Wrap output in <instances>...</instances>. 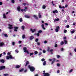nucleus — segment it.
Masks as SVG:
<instances>
[{
    "label": "nucleus",
    "instance_id": "1",
    "mask_svg": "<svg viewBox=\"0 0 76 76\" xmlns=\"http://www.w3.org/2000/svg\"><path fill=\"white\" fill-rule=\"evenodd\" d=\"M28 69H29L30 71L32 72H34L35 70V68L33 66H31L30 65H29L28 66Z\"/></svg>",
    "mask_w": 76,
    "mask_h": 76
},
{
    "label": "nucleus",
    "instance_id": "2",
    "mask_svg": "<svg viewBox=\"0 0 76 76\" xmlns=\"http://www.w3.org/2000/svg\"><path fill=\"white\" fill-rule=\"evenodd\" d=\"M26 50H27V48H26V47H24L23 48V50H24V52H25V53H27L28 54H29V51Z\"/></svg>",
    "mask_w": 76,
    "mask_h": 76
},
{
    "label": "nucleus",
    "instance_id": "3",
    "mask_svg": "<svg viewBox=\"0 0 76 76\" xmlns=\"http://www.w3.org/2000/svg\"><path fill=\"white\" fill-rule=\"evenodd\" d=\"M56 29H55V31L56 32H58V30H59V29H60V27L58 26H56Z\"/></svg>",
    "mask_w": 76,
    "mask_h": 76
},
{
    "label": "nucleus",
    "instance_id": "4",
    "mask_svg": "<svg viewBox=\"0 0 76 76\" xmlns=\"http://www.w3.org/2000/svg\"><path fill=\"white\" fill-rule=\"evenodd\" d=\"M6 68V66H1L0 67V70H3V69H5Z\"/></svg>",
    "mask_w": 76,
    "mask_h": 76
},
{
    "label": "nucleus",
    "instance_id": "5",
    "mask_svg": "<svg viewBox=\"0 0 76 76\" xmlns=\"http://www.w3.org/2000/svg\"><path fill=\"white\" fill-rule=\"evenodd\" d=\"M43 74L44 75V76H50V75L49 74V73L46 72L43 73Z\"/></svg>",
    "mask_w": 76,
    "mask_h": 76
},
{
    "label": "nucleus",
    "instance_id": "6",
    "mask_svg": "<svg viewBox=\"0 0 76 76\" xmlns=\"http://www.w3.org/2000/svg\"><path fill=\"white\" fill-rule=\"evenodd\" d=\"M53 61L52 62V63H51L52 65H53V64H54V63L55 62V61L56 60V58H53L52 59Z\"/></svg>",
    "mask_w": 76,
    "mask_h": 76
},
{
    "label": "nucleus",
    "instance_id": "7",
    "mask_svg": "<svg viewBox=\"0 0 76 76\" xmlns=\"http://www.w3.org/2000/svg\"><path fill=\"white\" fill-rule=\"evenodd\" d=\"M8 26H10L8 27L9 29H12L13 28V25L9 24L8 25Z\"/></svg>",
    "mask_w": 76,
    "mask_h": 76
},
{
    "label": "nucleus",
    "instance_id": "8",
    "mask_svg": "<svg viewBox=\"0 0 76 76\" xmlns=\"http://www.w3.org/2000/svg\"><path fill=\"white\" fill-rule=\"evenodd\" d=\"M12 58V56H11V55H10V56H7V60H9L10 58Z\"/></svg>",
    "mask_w": 76,
    "mask_h": 76
},
{
    "label": "nucleus",
    "instance_id": "9",
    "mask_svg": "<svg viewBox=\"0 0 76 76\" xmlns=\"http://www.w3.org/2000/svg\"><path fill=\"white\" fill-rule=\"evenodd\" d=\"M18 27H14V31H15V32H17L18 31Z\"/></svg>",
    "mask_w": 76,
    "mask_h": 76
},
{
    "label": "nucleus",
    "instance_id": "10",
    "mask_svg": "<svg viewBox=\"0 0 76 76\" xmlns=\"http://www.w3.org/2000/svg\"><path fill=\"white\" fill-rule=\"evenodd\" d=\"M53 13H54L55 14L56 13H58V11L57 10H54L53 11Z\"/></svg>",
    "mask_w": 76,
    "mask_h": 76
},
{
    "label": "nucleus",
    "instance_id": "11",
    "mask_svg": "<svg viewBox=\"0 0 76 76\" xmlns=\"http://www.w3.org/2000/svg\"><path fill=\"white\" fill-rule=\"evenodd\" d=\"M4 45V43L3 42L0 43V47H3Z\"/></svg>",
    "mask_w": 76,
    "mask_h": 76
},
{
    "label": "nucleus",
    "instance_id": "12",
    "mask_svg": "<svg viewBox=\"0 0 76 76\" xmlns=\"http://www.w3.org/2000/svg\"><path fill=\"white\" fill-rule=\"evenodd\" d=\"M0 62L1 63H4L5 62V61H4V59H2L0 60Z\"/></svg>",
    "mask_w": 76,
    "mask_h": 76
},
{
    "label": "nucleus",
    "instance_id": "13",
    "mask_svg": "<svg viewBox=\"0 0 76 76\" xmlns=\"http://www.w3.org/2000/svg\"><path fill=\"white\" fill-rule=\"evenodd\" d=\"M17 10L18 11H19V12H20V6H18L17 7Z\"/></svg>",
    "mask_w": 76,
    "mask_h": 76
},
{
    "label": "nucleus",
    "instance_id": "14",
    "mask_svg": "<svg viewBox=\"0 0 76 76\" xmlns=\"http://www.w3.org/2000/svg\"><path fill=\"white\" fill-rule=\"evenodd\" d=\"M29 62L28 61H27L26 62V64L25 65V66L26 67L28 66V64H29Z\"/></svg>",
    "mask_w": 76,
    "mask_h": 76
},
{
    "label": "nucleus",
    "instance_id": "15",
    "mask_svg": "<svg viewBox=\"0 0 76 76\" xmlns=\"http://www.w3.org/2000/svg\"><path fill=\"white\" fill-rule=\"evenodd\" d=\"M60 21V19L59 18H57L56 19H55L54 20V22H56V21Z\"/></svg>",
    "mask_w": 76,
    "mask_h": 76
},
{
    "label": "nucleus",
    "instance_id": "16",
    "mask_svg": "<svg viewBox=\"0 0 76 76\" xmlns=\"http://www.w3.org/2000/svg\"><path fill=\"white\" fill-rule=\"evenodd\" d=\"M42 27L43 29H44V30H45V28H44V25L42 24Z\"/></svg>",
    "mask_w": 76,
    "mask_h": 76
},
{
    "label": "nucleus",
    "instance_id": "17",
    "mask_svg": "<svg viewBox=\"0 0 76 76\" xmlns=\"http://www.w3.org/2000/svg\"><path fill=\"white\" fill-rule=\"evenodd\" d=\"M20 67V66H19V65H17L15 66V68H16V69H19V68Z\"/></svg>",
    "mask_w": 76,
    "mask_h": 76
},
{
    "label": "nucleus",
    "instance_id": "18",
    "mask_svg": "<svg viewBox=\"0 0 76 76\" xmlns=\"http://www.w3.org/2000/svg\"><path fill=\"white\" fill-rule=\"evenodd\" d=\"M34 38V36H31L30 37V39L31 40H32V39H33Z\"/></svg>",
    "mask_w": 76,
    "mask_h": 76
},
{
    "label": "nucleus",
    "instance_id": "19",
    "mask_svg": "<svg viewBox=\"0 0 76 76\" xmlns=\"http://www.w3.org/2000/svg\"><path fill=\"white\" fill-rule=\"evenodd\" d=\"M53 50H53V49H51L49 51V52L51 53V54H53Z\"/></svg>",
    "mask_w": 76,
    "mask_h": 76
},
{
    "label": "nucleus",
    "instance_id": "20",
    "mask_svg": "<svg viewBox=\"0 0 76 76\" xmlns=\"http://www.w3.org/2000/svg\"><path fill=\"white\" fill-rule=\"evenodd\" d=\"M4 35V36L5 37H8V36H7V34H4V33H2V35Z\"/></svg>",
    "mask_w": 76,
    "mask_h": 76
},
{
    "label": "nucleus",
    "instance_id": "21",
    "mask_svg": "<svg viewBox=\"0 0 76 76\" xmlns=\"http://www.w3.org/2000/svg\"><path fill=\"white\" fill-rule=\"evenodd\" d=\"M46 8V6H45V5H43L42 6V8L43 9H45V8Z\"/></svg>",
    "mask_w": 76,
    "mask_h": 76
},
{
    "label": "nucleus",
    "instance_id": "22",
    "mask_svg": "<svg viewBox=\"0 0 76 76\" xmlns=\"http://www.w3.org/2000/svg\"><path fill=\"white\" fill-rule=\"evenodd\" d=\"M34 17L36 19L38 20V17H37V16L36 15H34Z\"/></svg>",
    "mask_w": 76,
    "mask_h": 76
},
{
    "label": "nucleus",
    "instance_id": "23",
    "mask_svg": "<svg viewBox=\"0 0 76 76\" xmlns=\"http://www.w3.org/2000/svg\"><path fill=\"white\" fill-rule=\"evenodd\" d=\"M25 34H23L22 36V38L23 39H25Z\"/></svg>",
    "mask_w": 76,
    "mask_h": 76
},
{
    "label": "nucleus",
    "instance_id": "24",
    "mask_svg": "<svg viewBox=\"0 0 76 76\" xmlns=\"http://www.w3.org/2000/svg\"><path fill=\"white\" fill-rule=\"evenodd\" d=\"M25 17L26 18H30V17L29 16L27 15H25Z\"/></svg>",
    "mask_w": 76,
    "mask_h": 76
},
{
    "label": "nucleus",
    "instance_id": "25",
    "mask_svg": "<svg viewBox=\"0 0 76 76\" xmlns=\"http://www.w3.org/2000/svg\"><path fill=\"white\" fill-rule=\"evenodd\" d=\"M60 44L61 45H63L64 44V42H63V41H62L61 42Z\"/></svg>",
    "mask_w": 76,
    "mask_h": 76
},
{
    "label": "nucleus",
    "instance_id": "26",
    "mask_svg": "<svg viewBox=\"0 0 76 76\" xmlns=\"http://www.w3.org/2000/svg\"><path fill=\"white\" fill-rule=\"evenodd\" d=\"M24 70V69L22 68L20 70H19L20 72H22L23 71V70Z\"/></svg>",
    "mask_w": 76,
    "mask_h": 76
},
{
    "label": "nucleus",
    "instance_id": "27",
    "mask_svg": "<svg viewBox=\"0 0 76 76\" xmlns=\"http://www.w3.org/2000/svg\"><path fill=\"white\" fill-rule=\"evenodd\" d=\"M39 15H38L39 18H41V16H42L41 15V13H39Z\"/></svg>",
    "mask_w": 76,
    "mask_h": 76
},
{
    "label": "nucleus",
    "instance_id": "28",
    "mask_svg": "<svg viewBox=\"0 0 76 76\" xmlns=\"http://www.w3.org/2000/svg\"><path fill=\"white\" fill-rule=\"evenodd\" d=\"M46 61H44L43 63V65L45 66V65L46 64Z\"/></svg>",
    "mask_w": 76,
    "mask_h": 76
},
{
    "label": "nucleus",
    "instance_id": "29",
    "mask_svg": "<svg viewBox=\"0 0 76 76\" xmlns=\"http://www.w3.org/2000/svg\"><path fill=\"white\" fill-rule=\"evenodd\" d=\"M3 18H6V15H5V14H3Z\"/></svg>",
    "mask_w": 76,
    "mask_h": 76
},
{
    "label": "nucleus",
    "instance_id": "30",
    "mask_svg": "<svg viewBox=\"0 0 76 76\" xmlns=\"http://www.w3.org/2000/svg\"><path fill=\"white\" fill-rule=\"evenodd\" d=\"M21 28L22 29H23V30L25 29V27H24V26H22Z\"/></svg>",
    "mask_w": 76,
    "mask_h": 76
},
{
    "label": "nucleus",
    "instance_id": "31",
    "mask_svg": "<svg viewBox=\"0 0 76 76\" xmlns=\"http://www.w3.org/2000/svg\"><path fill=\"white\" fill-rule=\"evenodd\" d=\"M22 4L25 6H26V4L25 3H22Z\"/></svg>",
    "mask_w": 76,
    "mask_h": 76
},
{
    "label": "nucleus",
    "instance_id": "32",
    "mask_svg": "<svg viewBox=\"0 0 76 76\" xmlns=\"http://www.w3.org/2000/svg\"><path fill=\"white\" fill-rule=\"evenodd\" d=\"M19 20L20 22H22V21H23L22 18H20Z\"/></svg>",
    "mask_w": 76,
    "mask_h": 76
},
{
    "label": "nucleus",
    "instance_id": "33",
    "mask_svg": "<svg viewBox=\"0 0 76 76\" xmlns=\"http://www.w3.org/2000/svg\"><path fill=\"white\" fill-rule=\"evenodd\" d=\"M41 54H42V53L41 52H39L38 54L39 56H41Z\"/></svg>",
    "mask_w": 76,
    "mask_h": 76
},
{
    "label": "nucleus",
    "instance_id": "34",
    "mask_svg": "<svg viewBox=\"0 0 76 76\" xmlns=\"http://www.w3.org/2000/svg\"><path fill=\"white\" fill-rule=\"evenodd\" d=\"M50 47H48V49H47V51H48V52L50 51Z\"/></svg>",
    "mask_w": 76,
    "mask_h": 76
},
{
    "label": "nucleus",
    "instance_id": "35",
    "mask_svg": "<svg viewBox=\"0 0 76 76\" xmlns=\"http://www.w3.org/2000/svg\"><path fill=\"white\" fill-rule=\"evenodd\" d=\"M34 54H35L36 55H37V54H38V51H35L34 52Z\"/></svg>",
    "mask_w": 76,
    "mask_h": 76
},
{
    "label": "nucleus",
    "instance_id": "36",
    "mask_svg": "<svg viewBox=\"0 0 76 76\" xmlns=\"http://www.w3.org/2000/svg\"><path fill=\"white\" fill-rule=\"evenodd\" d=\"M42 32V30H39L38 32V33H39H39H41Z\"/></svg>",
    "mask_w": 76,
    "mask_h": 76
},
{
    "label": "nucleus",
    "instance_id": "37",
    "mask_svg": "<svg viewBox=\"0 0 76 76\" xmlns=\"http://www.w3.org/2000/svg\"><path fill=\"white\" fill-rule=\"evenodd\" d=\"M15 52L17 53H19V51H18V49H16L15 50Z\"/></svg>",
    "mask_w": 76,
    "mask_h": 76
},
{
    "label": "nucleus",
    "instance_id": "38",
    "mask_svg": "<svg viewBox=\"0 0 76 76\" xmlns=\"http://www.w3.org/2000/svg\"><path fill=\"white\" fill-rule=\"evenodd\" d=\"M11 2L12 3H15V0H11Z\"/></svg>",
    "mask_w": 76,
    "mask_h": 76
},
{
    "label": "nucleus",
    "instance_id": "39",
    "mask_svg": "<svg viewBox=\"0 0 76 76\" xmlns=\"http://www.w3.org/2000/svg\"><path fill=\"white\" fill-rule=\"evenodd\" d=\"M8 75L7 74H4V76H8Z\"/></svg>",
    "mask_w": 76,
    "mask_h": 76
},
{
    "label": "nucleus",
    "instance_id": "40",
    "mask_svg": "<svg viewBox=\"0 0 76 76\" xmlns=\"http://www.w3.org/2000/svg\"><path fill=\"white\" fill-rule=\"evenodd\" d=\"M15 43L14 42H12V45H15Z\"/></svg>",
    "mask_w": 76,
    "mask_h": 76
},
{
    "label": "nucleus",
    "instance_id": "41",
    "mask_svg": "<svg viewBox=\"0 0 76 76\" xmlns=\"http://www.w3.org/2000/svg\"><path fill=\"white\" fill-rule=\"evenodd\" d=\"M34 54V53H30V56H31L33 55Z\"/></svg>",
    "mask_w": 76,
    "mask_h": 76
},
{
    "label": "nucleus",
    "instance_id": "42",
    "mask_svg": "<svg viewBox=\"0 0 76 76\" xmlns=\"http://www.w3.org/2000/svg\"><path fill=\"white\" fill-rule=\"evenodd\" d=\"M41 61H45V59L42 58L41 59Z\"/></svg>",
    "mask_w": 76,
    "mask_h": 76
},
{
    "label": "nucleus",
    "instance_id": "43",
    "mask_svg": "<svg viewBox=\"0 0 76 76\" xmlns=\"http://www.w3.org/2000/svg\"><path fill=\"white\" fill-rule=\"evenodd\" d=\"M71 33L72 34H74V33H75V30L71 31Z\"/></svg>",
    "mask_w": 76,
    "mask_h": 76
},
{
    "label": "nucleus",
    "instance_id": "44",
    "mask_svg": "<svg viewBox=\"0 0 76 76\" xmlns=\"http://www.w3.org/2000/svg\"><path fill=\"white\" fill-rule=\"evenodd\" d=\"M58 46V45H57V44H56L55 45V48L57 47Z\"/></svg>",
    "mask_w": 76,
    "mask_h": 76
},
{
    "label": "nucleus",
    "instance_id": "45",
    "mask_svg": "<svg viewBox=\"0 0 76 76\" xmlns=\"http://www.w3.org/2000/svg\"><path fill=\"white\" fill-rule=\"evenodd\" d=\"M30 30L31 31H32V33H34V30H32V28H31L30 29Z\"/></svg>",
    "mask_w": 76,
    "mask_h": 76
},
{
    "label": "nucleus",
    "instance_id": "46",
    "mask_svg": "<svg viewBox=\"0 0 76 76\" xmlns=\"http://www.w3.org/2000/svg\"><path fill=\"white\" fill-rule=\"evenodd\" d=\"M72 71H73V69H71L69 70V73H71V72H72Z\"/></svg>",
    "mask_w": 76,
    "mask_h": 76
},
{
    "label": "nucleus",
    "instance_id": "47",
    "mask_svg": "<svg viewBox=\"0 0 76 76\" xmlns=\"http://www.w3.org/2000/svg\"><path fill=\"white\" fill-rule=\"evenodd\" d=\"M57 58H60V56H59V55H57Z\"/></svg>",
    "mask_w": 76,
    "mask_h": 76
},
{
    "label": "nucleus",
    "instance_id": "48",
    "mask_svg": "<svg viewBox=\"0 0 76 76\" xmlns=\"http://www.w3.org/2000/svg\"><path fill=\"white\" fill-rule=\"evenodd\" d=\"M64 42L65 44H67V42L66 40H64Z\"/></svg>",
    "mask_w": 76,
    "mask_h": 76
},
{
    "label": "nucleus",
    "instance_id": "49",
    "mask_svg": "<svg viewBox=\"0 0 76 76\" xmlns=\"http://www.w3.org/2000/svg\"><path fill=\"white\" fill-rule=\"evenodd\" d=\"M37 45H40L41 44L40 43V42H37Z\"/></svg>",
    "mask_w": 76,
    "mask_h": 76
},
{
    "label": "nucleus",
    "instance_id": "50",
    "mask_svg": "<svg viewBox=\"0 0 76 76\" xmlns=\"http://www.w3.org/2000/svg\"><path fill=\"white\" fill-rule=\"evenodd\" d=\"M66 26V28H69L70 27V26L69 25Z\"/></svg>",
    "mask_w": 76,
    "mask_h": 76
},
{
    "label": "nucleus",
    "instance_id": "51",
    "mask_svg": "<svg viewBox=\"0 0 76 76\" xmlns=\"http://www.w3.org/2000/svg\"><path fill=\"white\" fill-rule=\"evenodd\" d=\"M67 32V30H64V33H66V32Z\"/></svg>",
    "mask_w": 76,
    "mask_h": 76
},
{
    "label": "nucleus",
    "instance_id": "52",
    "mask_svg": "<svg viewBox=\"0 0 76 76\" xmlns=\"http://www.w3.org/2000/svg\"><path fill=\"white\" fill-rule=\"evenodd\" d=\"M28 70H27V69H25L24 71V73H26V72H27Z\"/></svg>",
    "mask_w": 76,
    "mask_h": 76
},
{
    "label": "nucleus",
    "instance_id": "53",
    "mask_svg": "<svg viewBox=\"0 0 76 76\" xmlns=\"http://www.w3.org/2000/svg\"><path fill=\"white\" fill-rule=\"evenodd\" d=\"M36 42H38V39H36L35 40Z\"/></svg>",
    "mask_w": 76,
    "mask_h": 76
},
{
    "label": "nucleus",
    "instance_id": "54",
    "mask_svg": "<svg viewBox=\"0 0 76 76\" xmlns=\"http://www.w3.org/2000/svg\"><path fill=\"white\" fill-rule=\"evenodd\" d=\"M37 37H39V34L38 33L37 34Z\"/></svg>",
    "mask_w": 76,
    "mask_h": 76
},
{
    "label": "nucleus",
    "instance_id": "55",
    "mask_svg": "<svg viewBox=\"0 0 76 76\" xmlns=\"http://www.w3.org/2000/svg\"><path fill=\"white\" fill-rule=\"evenodd\" d=\"M7 54L8 56H10V52H8Z\"/></svg>",
    "mask_w": 76,
    "mask_h": 76
},
{
    "label": "nucleus",
    "instance_id": "56",
    "mask_svg": "<svg viewBox=\"0 0 76 76\" xmlns=\"http://www.w3.org/2000/svg\"><path fill=\"white\" fill-rule=\"evenodd\" d=\"M61 51H64V49H63V48H61Z\"/></svg>",
    "mask_w": 76,
    "mask_h": 76
},
{
    "label": "nucleus",
    "instance_id": "57",
    "mask_svg": "<svg viewBox=\"0 0 76 76\" xmlns=\"http://www.w3.org/2000/svg\"><path fill=\"white\" fill-rule=\"evenodd\" d=\"M44 44H46V43H47V41H44Z\"/></svg>",
    "mask_w": 76,
    "mask_h": 76
},
{
    "label": "nucleus",
    "instance_id": "58",
    "mask_svg": "<svg viewBox=\"0 0 76 76\" xmlns=\"http://www.w3.org/2000/svg\"><path fill=\"white\" fill-rule=\"evenodd\" d=\"M60 66V65L59 64H57V66H58V67H59Z\"/></svg>",
    "mask_w": 76,
    "mask_h": 76
},
{
    "label": "nucleus",
    "instance_id": "59",
    "mask_svg": "<svg viewBox=\"0 0 76 76\" xmlns=\"http://www.w3.org/2000/svg\"><path fill=\"white\" fill-rule=\"evenodd\" d=\"M59 7L60 8V9H62V7H61V5H59Z\"/></svg>",
    "mask_w": 76,
    "mask_h": 76
},
{
    "label": "nucleus",
    "instance_id": "60",
    "mask_svg": "<svg viewBox=\"0 0 76 76\" xmlns=\"http://www.w3.org/2000/svg\"><path fill=\"white\" fill-rule=\"evenodd\" d=\"M3 4V2H0V5H2Z\"/></svg>",
    "mask_w": 76,
    "mask_h": 76
},
{
    "label": "nucleus",
    "instance_id": "61",
    "mask_svg": "<svg viewBox=\"0 0 76 76\" xmlns=\"http://www.w3.org/2000/svg\"><path fill=\"white\" fill-rule=\"evenodd\" d=\"M60 73V70H58L57 71V73Z\"/></svg>",
    "mask_w": 76,
    "mask_h": 76
},
{
    "label": "nucleus",
    "instance_id": "62",
    "mask_svg": "<svg viewBox=\"0 0 76 76\" xmlns=\"http://www.w3.org/2000/svg\"><path fill=\"white\" fill-rule=\"evenodd\" d=\"M49 61H52V59L50 58L49 59Z\"/></svg>",
    "mask_w": 76,
    "mask_h": 76
},
{
    "label": "nucleus",
    "instance_id": "63",
    "mask_svg": "<svg viewBox=\"0 0 76 76\" xmlns=\"http://www.w3.org/2000/svg\"><path fill=\"white\" fill-rule=\"evenodd\" d=\"M68 7V5L67 4H66L65 6V7Z\"/></svg>",
    "mask_w": 76,
    "mask_h": 76
},
{
    "label": "nucleus",
    "instance_id": "64",
    "mask_svg": "<svg viewBox=\"0 0 76 76\" xmlns=\"http://www.w3.org/2000/svg\"><path fill=\"white\" fill-rule=\"evenodd\" d=\"M45 25H46L47 26H48V23H45Z\"/></svg>",
    "mask_w": 76,
    "mask_h": 76
}]
</instances>
